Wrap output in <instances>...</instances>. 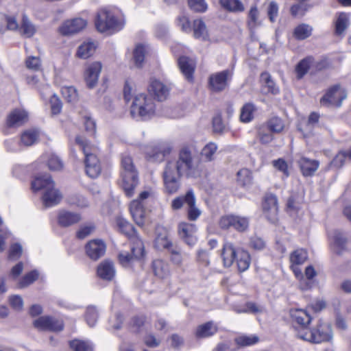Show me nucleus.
Listing matches in <instances>:
<instances>
[{"label":"nucleus","mask_w":351,"mask_h":351,"mask_svg":"<svg viewBox=\"0 0 351 351\" xmlns=\"http://www.w3.org/2000/svg\"><path fill=\"white\" fill-rule=\"evenodd\" d=\"M165 167L181 177L197 178L200 173L194 160L192 148L189 145L183 146L178 152L177 159L168 161Z\"/></svg>","instance_id":"f257e3e1"},{"label":"nucleus","mask_w":351,"mask_h":351,"mask_svg":"<svg viewBox=\"0 0 351 351\" xmlns=\"http://www.w3.org/2000/svg\"><path fill=\"white\" fill-rule=\"evenodd\" d=\"M32 189L34 191L43 190V202L45 206H53L62 199V195L55 187V183L49 175L37 176L32 182Z\"/></svg>","instance_id":"f03ea898"},{"label":"nucleus","mask_w":351,"mask_h":351,"mask_svg":"<svg viewBox=\"0 0 351 351\" xmlns=\"http://www.w3.org/2000/svg\"><path fill=\"white\" fill-rule=\"evenodd\" d=\"M120 184L127 196L134 194V190L138 183V172L134 165L132 158L123 155L121 162Z\"/></svg>","instance_id":"7ed1b4c3"},{"label":"nucleus","mask_w":351,"mask_h":351,"mask_svg":"<svg viewBox=\"0 0 351 351\" xmlns=\"http://www.w3.org/2000/svg\"><path fill=\"white\" fill-rule=\"evenodd\" d=\"M186 206L187 217L190 221H196L202 214L201 210L196 206V197L193 190L189 189L184 195L174 198L171 204L173 210H180Z\"/></svg>","instance_id":"20e7f679"},{"label":"nucleus","mask_w":351,"mask_h":351,"mask_svg":"<svg viewBox=\"0 0 351 351\" xmlns=\"http://www.w3.org/2000/svg\"><path fill=\"white\" fill-rule=\"evenodd\" d=\"M95 25L100 32L114 33L123 27L124 21L117 18L111 12L102 10L97 14Z\"/></svg>","instance_id":"39448f33"},{"label":"nucleus","mask_w":351,"mask_h":351,"mask_svg":"<svg viewBox=\"0 0 351 351\" xmlns=\"http://www.w3.org/2000/svg\"><path fill=\"white\" fill-rule=\"evenodd\" d=\"M155 111V105L153 99L145 94H138L135 96L131 106L130 113L134 118L143 119L151 117Z\"/></svg>","instance_id":"423d86ee"},{"label":"nucleus","mask_w":351,"mask_h":351,"mask_svg":"<svg viewBox=\"0 0 351 351\" xmlns=\"http://www.w3.org/2000/svg\"><path fill=\"white\" fill-rule=\"evenodd\" d=\"M75 142L79 145L80 148L83 151L85 156V168L86 174L92 178H97L101 173L99 161L95 154L90 152V147L87 144L85 139L81 136L75 138Z\"/></svg>","instance_id":"0eeeda50"},{"label":"nucleus","mask_w":351,"mask_h":351,"mask_svg":"<svg viewBox=\"0 0 351 351\" xmlns=\"http://www.w3.org/2000/svg\"><path fill=\"white\" fill-rule=\"evenodd\" d=\"M298 338L308 342L319 343L331 339L332 329L328 323L319 320L316 328L304 332H300Z\"/></svg>","instance_id":"6e6552de"},{"label":"nucleus","mask_w":351,"mask_h":351,"mask_svg":"<svg viewBox=\"0 0 351 351\" xmlns=\"http://www.w3.org/2000/svg\"><path fill=\"white\" fill-rule=\"evenodd\" d=\"M117 223L120 232L125 234L132 242V249L134 256L136 257L141 256L145 252L144 245L141 239L135 232V229L132 224L124 219L119 218Z\"/></svg>","instance_id":"1a4fd4ad"},{"label":"nucleus","mask_w":351,"mask_h":351,"mask_svg":"<svg viewBox=\"0 0 351 351\" xmlns=\"http://www.w3.org/2000/svg\"><path fill=\"white\" fill-rule=\"evenodd\" d=\"M289 315L294 324L298 337L300 332L308 331V326L312 318L306 310L303 308H291L289 311Z\"/></svg>","instance_id":"9d476101"},{"label":"nucleus","mask_w":351,"mask_h":351,"mask_svg":"<svg viewBox=\"0 0 351 351\" xmlns=\"http://www.w3.org/2000/svg\"><path fill=\"white\" fill-rule=\"evenodd\" d=\"M219 226L222 229L233 228L239 232L246 230L249 226V220L247 217L228 215L222 216L219 221Z\"/></svg>","instance_id":"9b49d317"},{"label":"nucleus","mask_w":351,"mask_h":351,"mask_svg":"<svg viewBox=\"0 0 351 351\" xmlns=\"http://www.w3.org/2000/svg\"><path fill=\"white\" fill-rule=\"evenodd\" d=\"M347 97L343 88L338 85L331 87L320 100L322 106L339 107L342 101Z\"/></svg>","instance_id":"f8f14e48"},{"label":"nucleus","mask_w":351,"mask_h":351,"mask_svg":"<svg viewBox=\"0 0 351 351\" xmlns=\"http://www.w3.org/2000/svg\"><path fill=\"white\" fill-rule=\"evenodd\" d=\"M172 147L167 143H158L147 147L145 154L149 160L153 162H161L165 157L169 154Z\"/></svg>","instance_id":"ddd939ff"},{"label":"nucleus","mask_w":351,"mask_h":351,"mask_svg":"<svg viewBox=\"0 0 351 351\" xmlns=\"http://www.w3.org/2000/svg\"><path fill=\"white\" fill-rule=\"evenodd\" d=\"M328 237L332 250L337 254H341L346 250L348 239L346 234L339 230H333L328 233Z\"/></svg>","instance_id":"4468645a"},{"label":"nucleus","mask_w":351,"mask_h":351,"mask_svg":"<svg viewBox=\"0 0 351 351\" xmlns=\"http://www.w3.org/2000/svg\"><path fill=\"white\" fill-rule=\"evenodd\" d=\"M181 176H178L176 173L165 167L162 178L165 191L168 194H173L178 191L180 188Z\"/></svg>","instance_id":"2eb2a0df"},{"label":"nucleus","mask_w":351,"mask_h":351,"mask_svg":"<svg viewBox=\"0 0 351 351\" xmlns=\"http://www.w3.org/2000/svg\"><path fill=\"white\" fill-rule=\"evenodd\" d=\"M34 326L40 330L61 331L63 329L62 321L47 316H42L34 321Z\"/></svg>","instance_id":"dca6fc26"},{"label":"nucleus","mask_w":351,"mask_h":351,"mask_svg":"<svg viewBox=\"0 0 351 351\" xmlns=\"http://www.w3.org/2000/svg\"><path fill=\"white\" fill-rule=\"evenodd\" d=\"M87 22L82 18L67 20L59 27V32L64 36L74 34L86 27Z\"/></svg>","instance_id":"f3484780"},{"label":"nucleus","mask_w":351,"mask_h":351,"mask_svg":"<svg viewBox=\"0 0 351 351\" xmlns=\"http://www.w3.org/2000/svg\"><path fill=\"white\" fill-rule=\"evenodd\" d=\"M101 69L102 65L99 62H94L86 67L84 71V80L89 88H93L97 84Z\"/></svg>","instance_id":"a211bd4d"},{"label":"nucleus","mask_w":351,"mask_h":351,"mask_svg":"<svg viewBox=\"0 0 351 351\" xmlns=\"http://www.w3.org/2000/svg\"><path fill=\"white\" fill-rule=\"evenodd\" d=\"M196 231L197 228L195 224L186 222H182L179 224V234L183 241L190 246L194 245L197 242Z\"/></svg>","instance_id":"6ab92c4d"},{"label":"nucleus","mask_w":351,"mask_h":351,"mask_svg":"<svg viewBox=\"0 0 351 351\" xmlns=\"http://www.w3.org/2000/svg\"><path fill=\"white\" fill-rule=\"evenodd\" d=\"M263 210L266 217L271 222L276 219L278 213V201L276 195L269 193L265 197Z\"/></svg>","instance_id":"aec40b11"},{"label":"nucleus","mask_w":351,"mask_h":351,"mask_svg":"<svg viewBox=\"0 0 351 351\" xmlns=\"http://www.w3.org/2000/svg\"><path fill=\"white\" fill-rule=\"evenodd\" d=\"M106 250L105 243L101 239L90 241L86 245L87 256L92 260L96 261L104 255Z\"/></svg>","instance_id":"412c9836"},{"label":"nucleus","mask_w":351,"mask_h":351,"mask_svg":"<svg viewBox=\"0 0 351 351\" xmlns=\"http://www.w3.org/2000/svg\"><path fill=\"white\" fill-rule=\"evenodd\" d=\"M231 77L228 70L211 75L209 77V84L211 88L217 92L221 91L226 88L228 80Z\"/></svg>","instance_id":"4be33fe9"},{"label":"nucleus","mask_w":351,"mask_h":351,"mask_svg":"<svg viewBox=\"0 0 351 351\" xmlns=\"http://www.w3.org/2000/svg\"><path fill=\"white\" fill-rule=\"evenodd\" d=\"M246 23L251 34H254L256 30L263 25V18L261 17L256 5L251 6L247 12Z\"/></svg>","instance_id":"5701e85b"},{"label":"nucleus","mask_w":351,"mask_h":351,"mask_svg":"<svg viewBox=\"0 0 351 351\" xmlns=\"http://www.w3.org/2000/svg\"><path fill=\"white\" fill-rule=\"evenodd\" d=\"M154 247L158 250H170L172 243L169 239V234L164 227L157 226L156 228V238L154 243Z\"/></svg>","instance_id":"b1692460"},{"label":"nucleus","mask_w":351,"mask_h":351,"mask_svg":"<svg viewBox=\"0 0 351 351\" xmlns=\"http://www.w3.org/2000/svg\"><path fill=\"white\" fill-rule=\"evenodd\" d=\"M130 210L135 223L139 226H143L145 220V210L143 203L138 199H134L130 204Z\"/></svg>","instance_id":"393cba45"},{"label":"nucleus","mask_w":351,"mask_h":351,"mask_svg":"<svg viewBox=\"0 0 351 351\" xmlns=\"http://www.w3.org/2000/svg\"><path fill=\"white\" fill-rule=\"evenodd\" d=\"M97 276L104 280H112L116 274L115 268L112 262L104 260L97 267Z\"/></svg>","instance_id":"a878e982"},{"label":"nucleus","mask_w":351,"mask_h":351,"mask_svg":"<svg viewBox=\"0 0 351 351\" xmlns=\"http://www.w3.org/2000/svg\"><path fill=\"white\" fill-rule=\"evenodd\" d=\"M178 65L186 79L189 81L192 80L195 67V61L188 57L182 56L178 59Z\"/></svg>","instance_id":"bb28decb"},{"label":"nucleus","mask_w":351,"mask_h":351,"mask_svg":"<svg viewBox=\"0 0 351 351\" xmlns=\"http://www.w3.org/2000/svg\"><path fill=\"white\" fill-rule=\"evenodd\" d=\"M148 90L159 101L165 99L169 95V88L161 82L155 79L151 80Z\"/></svg>","instance_id":"cd10ccee"},{"label":"nucleus","mask_w":351,"mask_h":351,"mask_svg":"<svg viewBox=\"0 0 351 351\" xmlns=\"http://www.w3.org/2000/svg\"><path fill=\"white\" fill-rule=\"evenodd\" d=\"M193 36L202 41H209L210 35L205 23L202 19H196L193 24Z\"/></svg>","instance_id":"c85d7f7f"},{"label":"nucleus","mask_w":351,"mask_h":351,"mask_svg":"<svg viewBox=\"0 0 351 351\" xmlns=\"http://www.w3.org/2000/svg\"><path fill=\"white\" fill-rule=\"evenodd\" d=\"M27 121V113L21 109L14 110L8 117L7 124L10 127H19Z\"/></svg>","instance_id":"c756f323"},{"label":"nucleus","mask_w":351,"mask_h":351,"mask_svg":"<svg viewBox=\"0 0 351 351\" xmlns=\"http://www.w3.org/2000/svg\"><path fill=\"white\" fill-rule=\"evenodd\" d=\"M218 330L217 325L213 321L198 326L195 330L197 338H207L215 335Z\"/></svg>","instance_id":"7c9ffc66"},{"label":"nucleus","mask_w":351,"mask_h":351,"mask_svg":"<svg viewBox=\"0 0 351 351\" xmlns=\"http://www.w3.org/2000/svg\"><path fill=\"white\" fill-rule=\"evenodd\" d=\"M300 169L304 176H311L317 170L319 163L317 160L302 157L298 160Z\"/></svg>","instance_id":"2f4dec72"},{"label":"nucleus","mask_w":351,"mask_h":351,"mask_svg":"<svg viewBox=\"0 0 351 351\" xmlns=\"http://www.w3.org/2000/svg\"><path fill=\"white\" fill-rule=\"evenodd\" d=\"M237 252L233 245L230 243H226L221 251V258L223 265L226 267H230L236 260Z\"/></svg>","instance_id":"473e14b6"},{"label":"nucleus","mask_w":351,"mask_h":351,"mask_svg":"<svg viewBox=\"0 0 351 351\" xmlns=\"http://www.w3.org/2000/svg\"><path fill=\"white\" fill-rule=\"evenodd\" d=\"M81 217L78 213L61 210L58 214V223L64 227L70 226L79 222Z\"/></svg>","instance_id":"72a5a7b5"},{"label":"nucleus","mask_w":351,"mask_h":351,"mask_svg":"<svg viewBox=\"0 0 351 351\" xmlns=\"http://www.w3.org/2000/svg\"><path fill=\"white\" fill-rule=\"evenodd\" d=\"M152 270L159 278H165L170 274L169 265L162 259H156L152 262Z\"/></svg>","instance_id":"f704fd0d"},{"label":"nucleus","mask_w":351,"mask_h":351,"mask_svg":"<svg viewBox=\"0 0 351 351\" xmlns=\"http://www.w3.org/2000/svg\"><path fill=\"white\" fill-rule=\"evenodd\" d=\"M335 25V34L339 36H342L350 25L349 15L345 12L339 13L337 16Z\"/></svg>","instance_id":"c9c22d12"},{"label":"nucleus","mask_w":351,"mask_h":351,"mask_svg":"<svg viewBox=\"0 0 351 351\" xmlns=\"http://www.w3.org/2000/svg\"><path fill=\"white\" fill-rule=\"evenodd\" d=\"M96 45L93 42H84L80 45L77 51V56L82 59L91 56L95 51Z\"/></svg>","instance_id":"e433bc0d"},{"label":"nucleus","mask_w":351,"mask_h":351,"mask_svg":"<svg viewBox=\"0 0 351 351\" xmlns=\"http://www.w3.org/2000/svg\"><path fill=\"white\" fill-rule=\"evenodd\" d=\"M256 110L255 105L252 103H246L241 109L240 120L243 123H249L254 119Z\"/></svg>","instance_id":"4c0bfd02"},{"label":"nucleus","mask_w":351,"mask_h":351,"mask_svg":"<svg viewBox=\"0 0 351 351\" xmlns=\"http://www.w3.org/2000/svg\"><path fill=\"white\" fill-rule=\"evenodd\" d=\"M319 119V114L316 112H312L309 115L304 127L303 128H300L305 137L308 136L312 134L313 129L317 125Z\"/></svg>","instance_id":"58836bf2"},{"label":"nucleus","mask_w":351,"mask_h":351,"mask_svg":"<svg viewBox=\"0 0 351 351\" xmlns=\"http://www.w3.org/2000/svg\"><path fill=\"white\" fill-rule=\"evenodd\" d=\"M236 260L240 271H245L248 269L250 264V256L247 252L243 250L237 252Z\"/></svg>","instance_id":"ea45409f"},{"label":"nucleus","mask_w":351,"mask_h":351,"mask_svg":"<svg viewBox=\"0 0 351 351\" xmlns=\"http://www.w3.org/2000/svg\"><path fill=\"white\" fill-rule=\"evenodd\" d=\"M313 28L308 24L302 23L298 25L293 31V36L298 40H304L308 38L312 33Z\"/></svg>","instance_id":"a19ab883"},{"label":"nucleus","mask_w":351,"mask_h":351,"mask_svg":"<svg viewBox=\"0 0 351 351\" xmlns=\"http://www.w3.org/2000/svg\"><path fill=\"white\" fill-rule=\"evenodd\" d=\"M313 62V58L307 57L302 60L295 67L296 77L298 80L302 79L308 72L311 64Z\"/></svg>","instance_id":"79ce46f5"},{"label":"nucleus","mask_w":351,"mask_h":351,"mask_svg":"<svg viewBox=\"0 0 351 351\" xmlns=\"http://www.w3.org/2000/svg\"><path fill=\"white\" fill-rule=\"evenodd\" d=\"M38 136L39 133L37 130H27L21 134V141L25 146H31L37 141Z\"/></svg>","instance_id":"37998d69"},{"label":"nucleus","mask_w":351,"mask_h":351,"mask_svg":"<svg viewBox=\"0 0 351 351\" xmlns=\"http://www.w3.org/2000/svg\"><path fill=\"white\" fill-rule=\"evenodd\" d=\"M146 52L145 45L139 44L136 46L133 53V59L136 67L140 68L143 66Z\"/></svg>","instance_id":"c03bdc74"},{"label":"nucleus","mask_w":351,"mask_h":351,"mask_svg":"<svg viewBox=\"0 0 351 351\" xmlns=\"http://www.w3.org/2000/svg\"><path fill=\"white\" fill-rule=\"evenodd\" d=\"M264 125H266L271 132L277 134L280 133L285 128L283 121L278 117H274L269 119Z\"/></svg>","instance_id":"a18cd8bd"},{"label":"nucleus","mask_w":351,"mask_h":351,"mask_svg":"<svg viewBox=\"0 0 351 351\" xmlns=\"http://www.w3.org/2000/svg\"><path fill=\"white\" fill-rule=\"evenodd\" d=\"M221 5L231 12H243V4L239 0H220Z\"/></svg>","instance_id":"49530a36"},{"label":"nucleus","mask_w":351,"mask_h":351,"mask_svg":"<svg viewBox=\"0 0 351 351\" xmlns=\"http://www.w3.org/2000/svg\"><path fill=\"white\" fill-rule=\"evenodd\" d=\"M70 347L73 351H93V347L90 342L78 339L71 341Z\"/></svg>","instance_id":"de8ad7c7"},{"label":"nucleus","mask_w":351,"mask_h":351,"mask_svg":"<svg viewBox=\"0 0 351 351\" xmlns=\"http://www.w3.org/2000/svg\"><path fill=\"white\" fill-rule=\"evenodd\" d=\"M258 135L260 142L263 144H268L274 139L273 132L264 124L259 128Z\"/></svg>","instance_id":"09e8293b"},{"label":"nucleus","mask_w":351,"mask_h":351,"mask_svg":"<svg viewBox=\"0 0 351 351\" xmlns=\"http://www.w3.org/2000/svg\"><path fill=\"white\" fill-rule=\"evenodd\" d=\"M171 256L170 259L173 264L178 267H181L184 262V258L187 256V254H183L180 250L175 247L169 250Z\"/></svg>","instance_id":"8fccbe9b"},{"label":"nucleus","mask_w":351,"mask_h":351,"mask_svg":"<svg viewBox=\"0 0 351 351\" xmlns=\"http://www.w3.org/2000/svg\"><path fill=\"white\" fill-rule=\"evenodd\" d=\"M261 80L265 84V88H267L268 93H271L274 95L279 93L278 88L276 86L275 82L271 79V76L269 73H262Z\"/></svg>","instance_id":"3c124183"},{"label":"nucleus","mask_w":351,"mask_h":351,"mask_svg":"<svg viewBox=\"0 0 351 351\" xmlns=\"http://www.w3.org/2000/svg\"><path fill=\"white\" fill-rule=\"evenodd\" d=\"M307 259V252L303 249L295 250L290 256V261L293 265H301Z\"/></svg>","instance_id":"603ef678"},{"label":"nucleus","mask_w":351,"mask_h":351,"mask_svg":"<svg viewBox=\"0 0 351 351\" xmlns=\"http://www.w3.org/2000/svg\"><path fill=\"white\" fill-rule=\"evenodd\" d=\"M62 94L64 98L71 103L75 102L78 99L77 90L73 86H64L62 88Z\"/></svg>","instance_id":"864d4df0"},{"label":"nucleus","mask_w":351,"mask_h":351,"mask_svg":"<svg viewBox=\"0 0 351 351\" xmlns=\"http://www.w3.org/2000/svg\"><path fill=\"white\" fill-rule=\"evenodd\" d=\"M217 149V146L214 143H209L206 144L201 152L202 156L207 161H212L214 158V155Z\"/></svg>","instance_id":"5fc2aeb1"},{"label":"nucleus","mask_w":351,"mask_h":351,"mask_svg":"<svg viewBox=\"0 0 351 351\" xmlns=\"http://www.w3.org/2000/svg\"><path fill=\"white\" fill-rule=\"evenodd\" d=\"M47 165L51 171H60L63 168V162L55 154H50L47 157Z\"/></svg>","instance_id":"6e6d98bb"},{"label":"nucleus","mask_w":351,"mask_h":351,"mask_svg":"<svg viewBox=\"0 0 351 351\" xmlns=\"http://www.w3.org/2000/svg\"><path fill=\"white\" fill-rule=\"evenodd\" d=\"M22 34L26 37L32 36L36 32L35 27L29 21L27 16H23L21 27Z\"/></svg>","instance_id":"4d7b16f0"},{"label":"nucleus","mask_w":351,"mask_h":351,"mask_svg":"<svg viewBox=\"0 0 351 351\" xmlns=\"http://www.w3.org/2000/svg\"><path fill=\"white\" fill-rule=\"evenodd\" d=\"M235 341L237 345L241 346H250L258 341V337L255 335H242L237 337Z\"/></svg>","instance_id":"13d9d810"},{"label":"nucleus","mask_w":351,"mask_h":351,"mask_svg":"<svg viewBox=\"0 0 351 351\" xmlns=\"http://www.w3.org/2000/svg\"><path fill=\"white\" fill-rule=\"evenodd\" d=\"M189 8L196 12H204L208 5L204 0H188Z\"/></svg>","instance_id":"bf43d9fd"},{"label":"nucleus","mask_w":351,"mask_h":351,"mask_svg":"<svg viewBox=\"0 0 351 351\" xmlns=\"http://www.w3.org/2000/svg\"><path fill=\"white\" fill-rule=\"evenodd\" d=\"M98 318L97 309L93 306H89L86 311V320L89 326L93 327L95 325Z\"/></svg>","instance_id":"052dcab7"},{"label":"nucleus","mask_w":351,"mask_h":351,"mask_svg":"<svg viewBox=\"0 0 351 351\" xmlns=\"http://www.w3.org/2000/svg\"><path fill=\"white\" fill-rule=\"evenodd\" d=\"M39 274L37 271L34 270L27 274L21 280L20 287H25L33 283L38 279Z\"/></svg>","instance_id":"680f3d73"},{"label":"nucleus","mask_w":351,"mask_h":351,"mask_svg":"<svg viewBox=\"0 0 351 351\" xmlns=\"http://www.w3.org/2000/svg\"><path fill=\"white\" fill-rule=\"evenodd\" d=\"M27 69L33 71H39L41 68V61L38 56H29L25 60Z\"/></svg>","instance_id":"e2e57ef3"},{"label":"nucleus","mask_w":351,"mask_h":351,"mask_svg":"<svg viewBox=\"0 0 351 351\" xmlns=\"http://www.w3.org/2000/svg\"><path fill=\"white\" fill-rule=\"evenodd\" d=\"M237 180L243 185L248 184L251 182L252 175L247 169H243L237 173Z\"/></svg>","instance_id":"0e129e2a"},{"label":"nucleus","mask_w":351,"mask_h":351,"mask_svg":"<svg viewBox=\"0 0 351 351\" xmlns=\"http://www.w3.org/2000/svg\"><path fill=\"white\" fill-rule=\"evenodd\" d=\"M263 311L262 306H258L256 304L250 302L246 303L245 308L243 311H237V313H256Z\"/></svg>","instance_id":"69168bd1"},{"label":"nucleus","mask_w":351,"mask_h":351,"mask_svg":"<svg viewBox=\"0 0 351 351\" xmlns=\"http://www.w3.org/2000/svg\"><path fill=\"white\" fill-rule=\"evenodd\" d=\"M51 110L53 114H58L62 110V102L60 99L55 95L50 98Z\"/></svg>","instance_id":"338daca9"},{"label":"nucleus","mask_w":351,"mask_h":351,"mask_svg":"<svg viewBox=\"0 0 351 351\" xmlns=\"http://www.w3.org/2000/svg\"><path fill=\"white\" fill-rule=\"evenodd\" d=\"M278 5L275 1H271L267 8V15L271 22H274L278 16Z\"/></svg>","instance_id":"774afa93"}]
</instances>
